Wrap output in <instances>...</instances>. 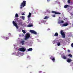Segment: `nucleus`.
Listing matches in <instances>:
<instances>
[{
	"mask_svg": "<svg viewBox=\"0 0 73 73\" xmlns=\"http://www.w3.org/2000/svg\"><path fill=\"white\" fill-rule=\"evenodd\" d=\"M31 15H32L31 13H29V14L28 16V18H29L31 17Z\"/></svg>",
	"mask_w": 73,
	"mask_h": 73,
	"instance_id": "obj_12",
	"label": "nucleus"
},
{
	"mask_svg": "<svg viewBox=\"0 0 73 73\" xmlns=\"http://www.w3.org/2000/svg\"><path fill=\"white\" fill-rule=\"evenodd\" d=\"M57 44L58 46H60V45H61V43H60V42H59L57 43Z\"/></svg>",
	"mask_w": 73,
	"mask_h": 73,
	"instance_id": "obj_21",
	"label": "nucleus"
},
{
	"mask_svg": "<svg viewBox=\"0 0 73 73\" xmlns=\"http://www.w3.org/2000/svg\"><path fill=\"white\" fill-rule=\"evenodd\" d=\"M50 59L53 61V62H54V61H55V57L54 56H51L50 58Z\"/></svg>",
	"mask_w": 73,
	"mask_h": 73,
	"instance_id": "obj_6",
	"label": "nucleus"
},
{
	"mask_svg": "<svg viewBox=\"0 0 73 73\" xmlns=\"http://www.w3.org/2000/svg\"><path fill=\"white\" fill-rule=\"evenodd\" d=\"M45 73V72H44V73Z\"/></svg>",
	"mask_w": 73,
	"mask_h": 73,
	"instance_id": "obj_39",
	"label": "nucleus"
},
{
	"mask_svg": "<svg viewBox=\"0 0 73 73\" xmlns=\"http://www.w3.org/2000/svg\"><path fill=\"white\" fill-rule=\"evenodd\" d=\"M25 40H28L29 37H30V34L29 33H27L25 35Z\"/></svg>",
	"mask_w": 73,
	"mask_h": 73,
	"instance_id": "obj_2",
	"label": "nucleus"
},
{
	"mask_svg": "<svg viewBox=\"0 0 73 73\" xmlns=\"http://www.w3.org/2000/svg\"><path fill=\"white\" fill-rule=\"evenodd\" d=\"M71 61H72V60H71L70 58L68 59L67 60V62H68L70 63V62H71Z\"/></svg>",
	"mask_w": 73,
	"mask_h": 73,
	"instance_id": "obj_11",
	"label": "nucleus"
},
{
	"mask_svg": "<svg viewBox=\"0 0 73 73\" xmlns=\"http://www.w3.org/2000/svg\"><path fill=\"white\" fill-rule=\"evenodd\" d=\"M68 56H69V57H70L71 58H72V55L71 54H68Z\"/></svg>",
	"mask_w": 73,
	"mask_h": 73,
	"instance_id": "obj_22",
	"label": "nucleus"
},
{
	"mask_svg": "<svg viewBox=\"0 0 73 73\" xmlns=\"http://www.w3.org/2000/svg\"><path fill=\"white\" fill-rule=\"evenodd\" d=\"M64 21H60V23H63Z\"/></svg>",
	"mask_w": 73,
	"mask_h": 73,
	"instance_id": "obj_25",
	"label": "nucleus"
},
{
	"mask_svg": "<svg viewBox=\"0 0 73 73\" xmlns=\"http://www.w3.org/2000/svg\"><path fill=\"white\" fill-rule=\"evenodd\" d=\"M71 46L73 47V43L71 44Z\"/></svg>",
	"mask_w": 73,
	"mask_h": 73,
	"instance_id": "obj_27",
	"label": "nucleus"
},
{
	"mask_svg": "<svg viewBox=\"0 0 73 73\" xmlns=\"http://www.w3.org/2000/svg\"><path fill=\"white\" fill-rule=\"evenodd\" d=\"M22 19H23V20H24V19H25V17L24 16H22Z\"/></svg>",
	"mask_w": 73,
	"mask_h": 73,
	"instance_id": "obj_24",
	"label": "nucleus"
},
{
	"mask_svg": "<svg viewBox=\"0 0 73 73\" xmlns=\"http://www.w3.org/2000/svg\"><path fill=\"white\" fill-rule=\"evenodd\" d=\"M3 38H5V36H3Z\"/></svg>",
	"mask_w": 73,
	"mask_h": 73,
	"instance_id": "obj_33",
	"label": "nucleus"
},
{
	"mask_svg": "<svg viewBox=\"0 0 73 73\" xmlns=\"http://www.w3.org/2000/svg\"><path fill=\"white\" fill-rule=\"evenodd\" d=\"M60 34L63 38H65V33L63 32V31L61 30L60 31Z\"/></svg>",
	"mask_w": 73,
	"mask_h": 73,
	"instance_id": "obj_3",
	"label": "nucleus"
},
{
	"mask_svg": "<svg viewBox=\"0 0 73 73\" xmlns=\"http://www.w3.org/2000/svg\"><path fill=\"white\" fill-rule=\"evenodd\" d=\"M68 52H70V50H68Z\"/></svg>",
	"mask_w": 73,
	"mask_h": 73,
	"instance_id": "obj_30",
	"label": "nucleus"
},
{
	"mask_svg": "<svg viewBox=\"0 0 73 73\" xmlns=\"http://www.w3.org/2000/svg\"><path fill=\"white\" fill-rule=\"evenodd\" d=\"M19 50L21 52H25V51L26 50V49L24 48V47H22L19 48Z\"/></svg>",
	"mask_w": 73,
	"mask_h": 73,
	"instance_id": "obj_5",
	"label": "nucleus"
},
{
	"mask_svg": "<svg viewBox=\"0 0 73 73\" xmlns=\"http://www.w3.org/2000/svg\"><path fill=\"white\" fill-rule=\"evenodd\" d=\"M47 1H50V0H47Z\"/></svg>",
	"mask_w": 73,
	"mask_h": 73,
	"instance_id": "obj_35",
	"label": "nucleus"
},
{
	"mask_svg": "<svg viewBox=\"0 0 73 73\" xmlns=\"http://www.w3.org/2000/svg\"><path fill=\"white\" fill-rule=\"evenodd\" d=\"M42 71H39V73H42Z\"/></svg>",
	"mask_w": 73,
	"mask_h": 73,
	"instance_id": "obj_31",
	"label": "nucleus"
},
{
	"mask_svg": "<svg viewBox=\"0 0 73 73\" xmlns=\"http://www.w3.org/2000/svg\"><path fill=\"white\" fill-rule=\"evenodd\" d=\"M69 7H70V5H66L64 6V8H67V10H69Z\"/></svg>",
	"mask_w": 73,
	"mask_h": 73,
	"instance_id": "obj_4",
	"label": "nucleus"
},
{
	"mask_svg": "<svg viewBox=\"0 0 73 73\" xmlns=\"http://www.w3.org/2000/svg\"><path fill=\"white\" fill-rule=\"evenodd\" d=\"M9 35H11V33H9Z\"/></svg>",
	"mask_w": 73,
	"mask_h": 73,
	"instance_id": "obj_32",
	"label": "nucleus"
},
{
	"mask_svg": "<svg viewBox=\"0 0 73 73\" xmlns=\"http://www.w3.org/2000/svg\"><path fill=\"white\" fill-rule=\"evenodd\" d=\"M52 13H54L56 15L57 14H59V15H60L61 14V13H58L56 11H52Z\"/></svg>",
	"mask_w": 73,
	"mask_h": 73,
	"instance_id": "obj_9",
	"label": "nucleus"
},
{
	"mask_svg": "<svg viewBox=\"0 0 73 73\" xmlns=\"http://www.w3.org/2000/svg\"><path fill=\"white\" fill-rule=\"evenodd\" d=\"M52 16L54 17H56V15H52Z\"/></svg>",
	"mask_w": 73,
	"mask_h": 73,
	"instance_id": "obj_28",
	"label": "nucleus"
},
{
	"mask_svg": "<svg viewBox=\"0 0 73 73\" xmlns=\"http://www.w3.org/2000/svg\"><path fill=\"white\" fill-rule=\"evenodd\" d=\"M72 68H73L72 69H73V66L72 67Z\"/></svg>",
	"mask_w": 73,
	"mask_h": 73,
	"instance_id": "obj_37",
	"label": "nucleus"
},
{
	"mask_svg": "<svg viewBox=\"0 0 73 73\" xmlns=\"http://www.w3.org/2000/svg\"><path fill=\"white\" fill-rule=\"evenodd\" d=\"M49 18V17L47 16H45L44 18V19H48Z\"/></svg>",
	"mask_w": 73,
	"mask_h": 73,
	"instance_id": "obj_20",
	"label": "nucleus"
},
{
	"mask_svg": "<svg viewBox=\"0 0 73 73\" xmlns=\"http://www.w3.org/2000/svg\"><path fill=\"white\" fill-rule=\"evenodd\" d=\"M13 25L16 27L17 28H18V26H17V23H16V22L14 21H13Z\"/></svg>",
	"mask_w": 73,
	"mask_h": 73,
	"instance_id": "obj_7",
	"label": "nucleus"
},
{
	"mask_svg": "<svg viewBox=\"0 0 73 73\" xmlns=\"http://www.w3.org/2000/svg\"><path fill=\"white\" fill-rule=\"evenodd\" d=\"M9 39V37H6V40H8Z\"/></svg>",
	"mask_w": 73,
	"mask_h": 73,
	"instance_id": "obj_26",
	"label": "nucleus"
},
{
	"mask_svg": "<svg viewBox=\"0 0 73 73\" xmlns=\"http://www.w3.org/2000/svg\"><path fill=\"white\" fill-rule=\"evenodd\" d=\"M26 5V1H23V2L21 3V9H22L23 7H25Z\"/></svg>",
	"mask_w": 73,
	"mask_h": 73,
	"instance_id": "obj_1",
	"label": "nucleus"
},
{
	"mask_svg": "<svg viewBox=\"0 0 73 73\" xmlns=\"http://www.w3.org/2000/svg\"><path fill=\"white\" fill-rule=\"evenodd\" d=\"M30 32L31 33H33L35 35H36V34H37V33L34 30H31L30 31Z\"/></svg>",
	"mask_w": 73,
	"mask_h": 73,
	"instance_id": "obj_8",
	"label": "nucleus"
},
{
	"mask_svg": "<svg viewBox=\"0 0 73 73\" xmlns=\"http://www.w3.org/2000/svg\"><path fill=\"white\" fill-rule=\"evenodd\" d=\"M19 16L18 15V14L17 13L15 14V17H18Z\"/></svg>",
	"mask_w": 73,
	"mask_h": 73,
	"instance_id": "obj_19",
	"label": "nucleus"
},
{
	"mask_svg": "<svg viewBox=\"0 0 73 73\" xmlns=\"http://www.w3.org/2000/svg\"><path fill=\"white\" fill-rule=\"evenodd\" d=\"M22 32H23V33H24V34H25V33H26V32H25V30H22Z\"/></svg>",
	"mask_w": 73,
	"mask_h": 73,
	"instance_id": "obj_18",
	"label": "nucleus"
},
{
	"mask_svg": "<svg viewBox=\"0 0 73 73\" xmlns=\"http://www.w3.org/2000/svg\"><path fill=\"white\" fill-rule=\"evenodd\" d=\"M28 27H33V25H28Z\"/></svg>",
	"mask_w": 73,
	"mask_h": 73,
	"instance_id": "obj_17",
	"label": "nucleus"
},
{
	"mask_svg": "<svg viewBox=\"0 0 73 73\" xmlns=\"http://www.w3.org/2000/svg\"><path fill=\"white\" fill-rule=\"evenodd\" d=\"M68 23H67L65 24H64L62 25V27H66V26H68Z\"/></svg>",
	"mask_w": 73,
	"mask_h": 73,
	"instance_id": "obj_10",
	"label": "nucleus"
},
{
	"mask_svg": "<svg viewBox=\"0 0 73 73\" xmlns=\"http://www.w3.org/2000/svg\"><path fill=\"white\" fill-rule=\"evenodd\" d=\"M32 50H33V49H32V48H29V49H28L27 50H28V51H32Z\"/></svg>",
	"mask_w": 73,
	"mask_h": 73,
	"instance_id": "obj_13",
	"label": "nucleus"
},
{
	"mask_svg": "<svg viewBox=\"0 0 73 73\" xmlns=\"http://www.w3.org/2000/svg\"><path fill=\"white\" fill-rule=\"evenodd\" d=\"M19 31H21V30H20V29H19Z\"/></svg>",
	"mask_w": 73,
	"mask_h": 73,
	"instance_id": "obj_34",
	"label": "nucleus"
},
{
	"mask_svg": "<svg viewBox=\"0 0 73 73\" xmlns=\"http://www.w3.org/2000/svg\"><path fill=\"white\" fill-rule=\"evenodd\" d=\"M42 66H44V65H43Z\"/></svg>",
	"mask_w": 73,
	"mask_h": 73,
	"instance_id": "obj_38",
	"label": "nucleus"
},
{
	"mask_svg": "<svg viewBox=\"0 0 73 73\" xmlns=\"http://www.w3.org/2000/svg\"><path fill=\"white\" fill-rule=\"evenodd\" d=\"M20 36L21 35H19V37H20Z\"/></svg>",
	"mask_w": 73,
	"mask_h": 73,
	"instance_id": "obj_36",
	"label": "nucleus"
},
{
	"mask_svg": "<svg viewBox=\"0 0 73 73\" xmlns=\"http://www.w3.org/2000/svg\"><path fill=\"white\" fill-rule=\"evenodd\" d=\"M62 58L64 60L66 59V58H67L65 56H62Z\"/></svg>",
	"mask_w": 73,
	"mask_h": 73,
	"instance_id": "obj_14",
	"label": "nucleus"
},
{
	"mask_svg": "<svg viewBox=\"0 0 73 73\" xmlns=\"http://www.w3.org/2000/svg\"><path fill=\"white\" fill-rule=\"evenodd\" d=\"M22 16H23V15H25V14L24 13H23L22 14Z\"/></svg>",
	"mask_w": 73,
	"mask_h": 73,
	"instance_id": "obj_29",
	"label": "nucleus"
},
{
	"mask_svg": "<svg viewBox=\"0 0 73 73\" xmlns=\"http://www.w3.org/2000/svg\"><path fill=\"white\" fill-rule=\"evenodd\" d=\"M70 0H68V3H70Z\"/></svg>",
	"mask_w": 73,
	"mask_h": 73,
	"instance_id": "obj_23",
	"label": "nucleus"
},
{
	"mask_svg": "<svg viewBox=\"0 0 73 73\" xmlns=\"http://www.w3.org/2000/svg\"><path fill=\"white\" fill-rule=\"evenodd\" d=\"M25 42V41H21V44H22V45H24V43Z\"/></svg>",
	"mask_w": 73,
	"mask_h": 73,
	"instance_id": "obj_15",
	"label": "nucleus"
},
{
	"mask_svg": "<svg viewBox=\"0 0 73 73\" xmlns=\"http://www.w3.org/2000/svg\"><path fill=\"white\" fill-rule=\"evenodd\" d=\"M54 36H58V33H55V34L54 35Z\"/></svg>",
	"mask_w": 73,
	"mask_h": 73,
	"instance_id": "obj_16",
	"label": "nucleus"
}]
</instances>
